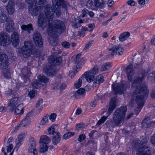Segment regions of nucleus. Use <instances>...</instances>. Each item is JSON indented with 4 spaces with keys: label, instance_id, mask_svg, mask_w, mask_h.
I'll use <instances>...</instances> for the list:
<instances>
[{
    "label": "nucleus",
    "instance_id": "1",
    "mask_svg": "<svg viewBox=\"0 0 155 155\" xmlns=\"http://www.w3.org/2000/svg\"><path fill=\"white\" fill-rule=\"evenodd\" d=\"M52 3L54 11L51 5L48 4L46 5L45 9L46 17L45 21L47 23V25H48L47 31L48 35L51 36L56 33L60 34L66 29L64 23L61 20L56 19L52 22L50 21L53 20L54 12L57 17L61 15V6L63 8H65L67 6L66 2L64 0H52Z\"/></svg>",
    "mask_w": 155,
    "mask_h": 155
},
{
    "label": "nucleus",
    "instance_id": "2",
    "mask_svg": "<svg viewBox=\"0 0 155 155\" xmlns=\"http://www.w3.org/2000/svg\"><path fill=\"white\" fill-rule=\"evenodd\" d=\"M126 74L129 81L132 82V87H134V94L136 96V101L137 105V109L140 112L144 105V99L146 98L148 93L147 87L140 84L145 76L146 71L142 69L140 73L136 74L133 78L134 71L131 65H129L126 68Z\"/></svg>",
    "mask_w": 155,
    "mask_h": 155
},
{
    "label": "nucleus",
    "instance_id": "3",
    "mask_svg": "<svg viewBox=\"0 0 155 155\" xmlns=\"http://www.w3.org/2000/svg\"><path fill=\"white\" fill-rule=\"evenodd\" d=\"M28 4V11L32 16L37 15L39 13L38 17V26L42 28H45L47 26V23L45 21L44 14L41 12L43 9L42 6L46 0H26Z\"/></svg>",
    "mask_w": 155,
    "mask_h": 155
},
{
    "label": "nucleus",
    "instance_id": "4",
    "mask_svg": "<svg viewBox=\"0 0 155 155\" xmlns=\"http://www.w3.org/2000/svg\"><path fill=\"white\" fill-rule=\"evenodd\" d=\"M148 140L146 137H142L140 140L134 139L133 140L132 145L133 149L137 151V155H152L150 148L146 145L147 143Z\"/></svg>",
    "mask_w": 155,
    "mask_h": 155
},
{
    "label": "nucleus",
    "instance_id": "5",
    "mask_svg": "<svg viewBox=\"0 0 155 155\" xmlns=\"http://www.w3.org/2000/svg\"><path fill=\"white\" fill-rule=\"evenodd\" d=\"M62 62L61 58L57 55L55 57L54 55L50 56L49 58V64L48 67L44 68V72L47 75L52 76L56 74L55 65H59Z\"/></svg>",
    "mask_w": 155,
    "mask_h": 155
},
{
    "label": "nucleus",
    "instance_id": "6",
    "mask_svg": "<svg viewBox=\"0 0 155 155\" xmlns=\"http://www.w3.org/2000/svg\"><path fill=\"white\" fill-rule=\"evenodd\" d=\"M127 109L126 106L121 107L116 109L114 112L113 115V120L117 126H120L123 124Z\"/></svg>",
    "mask_w": 155,
    "mask_h": 155
},
{
    "label": "nucleus",
    "instance_id": "7",
    "mask_svg": "<svg viewBox=\"0 0 155 155\" xmlns=\"http://www.w3.org/2000/svg\"><path fill=\"white\" fill-rule=\"evenodd\" d=\"M21 50L23 56L25 58L30 57L35 51L32 42L30 41L24 42V45L21 48Z\"/></svg>",
    "mask_w": 155,
    "mask_h": 155
},
{
    "label": "nucleus",
    "instance_id": "8",
    "mask_svg": "<svg viewBox=\"0 0 155 155\" xmlns=\"http://www.w3.org/2000/svg\"><path fill=\"white\" fill-rule=\"evenodd\" d=\"M130 84L129 82L122 81L121 83L112 84V88L116 94H121L125 91L127 88L130 87Z\"/></svg>",
    "mask_w": 155,
    "mask_h": 155
},
{
    "label": "nucleus",
    "instance_id": "9",
    "mask_svg": "<svg viewBox=\"0 0 155 155\" xmlns=\"http://www.w3.org/2000/svg\"><path fill=\"white\" fill-rule=\"evenodd\" d=\"M99 68L96 65L91 68L90 70L86 71L83 74L82 77H84L86 81L89 83L93 82L95 78V75L99 71Z\"/></svg>",
    "mask_w": 155,
    "mask_h": 155
},
{
    "label": "nucleus",
    "instance_id": "10",
    "mask_svg": "<svg viewBox=\"0 0 155 155\" xmlns=\"http://www.w3.org/2000/svg\"><path fill=\"white\" fill-rule=\"evenodd\" d=\"M116 105L115 102L114 101L112 102L111 101L110 103L109 108L107 111V113L108 114V115L106 116H104L102 117L97 123V125L100 126L102 124L104 123L107 119L108 116L116 108Z\"/></svg>",
    "mask_w": 155,
    "mask_h": 155
},
{
    "label": "nucleus",
    "instance_id": "11",
    "mask_svg": "<svg viewBox=\"0 0 155 155\" xmlns=\"http://www.w3.org/2000/svg\"><path fill=\"white\" fill-rule=\"evenodd\" d=\"M109 51H111L112 52L110 54V56L113 57L116 55H121L123 54V51L124 49L121 47L120 44L114 45L112 48L109 49Z\"/></svg>",
    "mask_w": 155,
    "mask_h": 155
},
{
    "label": "nucleus",
    "instance_id": "12",
    "mask_svg": "<svg viewBox=\"0 0 155 155\" xmlns=\"http://www.w3.org/2000/svg\"><path fill=\"white\" fill-rule=\"evenodd\" d=\"M20 101L19 97H13L9 100L8 101V106L9 107V110L12 112L14 111L15 107L20 103Z\"/></svg>",
    "mask_w": 155,
    "mask_h": 155
},
{
    "label": "nucleus",
    "instance_id": "13",
    "mask_svg": "<svg viewBox=\"0 0 155 155\" xmlns=\"http://www.w3.org/2000/svg\"><path fill=\"white\" fill-rule=\"evenodd\" d=\"M36 143L35 139L32 137L29 140L28 151L30 153H33L34 155H37V151L36 148Z\"/></svg>",
    "mask_w": 155,
    "mask_h": 155
},
{
    "label": "nucleus",
    "instance_id": "14",
    "mask_svg": "<svg viewBox=\"0 0 155 155\" xmlns=\"http://www.w3.org/2000/svg\"><path fill=\"white\" fill-rule=\"evenodd\" d=\"M10 43V37L7 33H0V45L3 46H8Z\"/></svg>",
    "mask_w": 155,
    "mask_h": 155
},
{
    "label": "nucleus",
    "instance_id": "15",
    "mask_svg": "<svg viewBox=\"0 0 155 155\" xmlns=\"http://www.w3.org/2000/svg\"><path fill=\"white\" fill-rule=\"evenodd\" d=\"M21 74L25 83L30 82L29 77L31 75V72L29 69L26 67L23 68L21 71Z\"/></svg>",
    "mask_w": 155,
    "mask_h": 155
},
{
    "label": "nucleus",
    "instance_id": "16",
    "mask_svg": "<svg viewBox=\"0 0 155 155\" xmlns=\"http://www.w3.org/2000/svg\"><path fill=\"white\" fill-rule=\"evenodd\" d=\"M33 40L36 45L39 47L43 46L42 38L40 34L38 32H35L34 34Z\"/></svg>",
    "mask_w": 155,
    "mask_h": 155
},
{
    "label": "nucleus",
    "instance_id": "17",
    "mask_svg": "<svg viewBox=\"0 0 155 155\" xmlns=\"http://www.w3.org/2000/svg\"><path fill=\"white\" fill-rule=\"evenodd\" d=\"M8 57L4 54H0V67L2 69H5L8 66L9 62L8 61Z\"/></svg>",
    "mask_w": 155,
    "mask_h": 155
},
{
    "label": "nucleus",
    "instance_id": "18",
    "mask_svg": "<svg viewBox=\"0 0 155 155\" xmlns=\"http://www.w3.org/2000/svg\"><path fill=\"white\" fill-rule=\"evenodd\" d=\"M11 41L14 46H18L19 44L20 41L19 34L16 32H13L11 36Z\"/></svg>",
    "mask_w": 155,
    "mask_h": 155
},
{
    "label": "nucleus",
    "instance_id": "19",
    "mask_svg": "<svg viewBox=\"0 0 155 155\" xmlns=\"http://www.w3.org/2000/svg\"><path fill=\"white\" fill-rule=\"evenodd\" d=\"M21 28L22 30V32L27 31L29 34L31 33V31H33V25L31 24L27 25H23L21 26Z\"/></svg>",
    "mask_w": 155,
    "mask_h": 155
},
{
    "label": "nucleus",
    "instance_id": "20",
    "mask_svg": "<svg viewBox=\"0 0 155 155\" xmlns=\"http://www.w3.org/2000/svg\"><path fill=\"white\" fill-rule=\"evenodd\" d=\"M23 104H20L17 105L13 111L14 113L17 115L20 114H22L24 112Z\"/></svg>",
    "mask_w": 155,
    "mask_h": 155
},
{
    "label": "nucleus",
    "instance_id": "21",
    "mask_svg": "<svg viewBox=\"0 0 155 155\" xmlns=\"http://www.w3.org/2000/svg\"><path fill=\"white\" fill-rule=\"evenodd\" d=\"M14 4L12 2H9L6 6V10L8 14L10 15L12 14L14 12Z\"/></svg>",
    "mask_w": 155,
    "mask_h": 155
},
{
    "label": "nucleus",
    "instance_id": "22",
    "mask_svg": "<svg viewBox=\"0 0 155 155\" xmlns=\"http://www.w3.org/2000/svg\"><path fill=\"white\" fill-rule=\"evenodd\" d=\"M104 77L101 74L97 76L95 81L94 82L93 87H96L97 85H99L104 81Z\"/></svg>",
    "mask_w": 155,
    "mask_h": 155
},
{
    "label": "nucleus",
    "instance_id": "23",
    "mask_svg": "<svg viewBox=\"0 0 155 155\" xmlns=\"http://www.w3.org/2000/svg\"><path fill=\"white\" fill-rule=\"evenodd\" d=\"M94 5L97 8H102L104 7V0H94Z\"/></svg>",
    "mask_w": 155,
    "mask_h": 155
},
{
    "label": "nucleus",
    "instance_id": "24",
    "mask_svg": "<svg viewBox=\"0 0 155 155\" xmlns=\"http://www.w3.org/2000/svg\"><path fill=\"white\" fill-rule=\"evenodd\" d=\"M81 56V53H79L77 54L75 57H72L71 58V59L72 61L75 62V64H77V65H76V69L75 70L74 73H77L78 71H77L76 69H78V67H77V65L79 66V65L80 64V63L79 62V58Z\"/></svg>",
    "mask_w": 155,
    "mask_h": 155
},
{
    "label": "nucleus",
    "instance_id": "25",
    "mask_svg": "<svg viewBox=\"0 0 155 155\" xmlns=\"http://www.w3.org/2000/svg\"><path fill=\"white\" fill-rule=\"evenodd\" d=\"M31 84L32 87L34 88L38 89L41 87H42L43 89L46 87V86H44V84L40 82L38 80H36Z\"/></svg>",
    "mask_w": 155,
    "mask_h": 155
},
{
    "label": "nucleus",
    "instance_id": "26",
    "mask_svg": "<svg viewBox=\"0 0 155 155\" xmlns=\"http://www.w3.org/2000/svg\"><path fill=\"white\" fill-rule=\"evenodd\" d=\"M60 141V135L59 132L56 133L55 134L53 135L52 140V142L53 144L56 145L59 143Z\"/></svg>",
    "mask_w": 155,
    "mask_h": 155
},
{
    "label": "nucleus",
    "instance_id": "27",
    "mask_svg": "<svg viewBox=\"0 0 155 155\" xmlns=\"http://www.w3.org/2000/svg\"><path fill=\"white\" fill-rule=\"evenodd\" d=\"M130 35V34L129 32H124L120 35L119 37V39L120 41L123 42L128 38Z\"/></svg>",
    "mask_w": 155,
    "mask_h": 155
},
{
    "label": "nucleus",
    "instance_id": "28",
    "mask_svg": "<svg viewBox=\"0 0 155 155\" xmlns=\"http://www.w3.org/2000/svg\"><path fill=\"white\" fill-rule=\"evenodd\" d=\"M51 140L46 135H43L41 136L40 142L42 144L46 145L50 142Z\"/></svg>",
    "mask_w": 155,
    "mask_h": 155
},
{
    "label": "nucleus",
    "instance_id": "29",
    "mask_svg": "<svg viewBox=\"0 0 155 155\" xmlns=\"http://www.w3.org/2000/svg\"><path fill=\"white\" fill-rule=\"evenodd\" d=\"M38 78L40 82L41 83H43L45 84L44 86H46L45 84L48 83L49 81V79L43 75L40 74L38 75Z\"/></svg>",
    "mask_w": 155,
    "mask_h": 155
},
{
    "label": "nucleus",
    "instance_id": "30",
    "mask_svg": "<svg viewBox=\"0 0 155 155\" xmlns=\"http://www.w3.org/2000/svg\"><path fill=\"white\" fill-rule=\"evenodd\" d=\"M112 66V64L110 62H106L104 63L101 67V71H104L108 70Z\"/></svg>",
    "mask_w": 155,
    "mask_h": 155
},
{
    "label": "nucleus",
    "instance_id": "31",
    "mask_svg": "<svg viewBox=\"0 0 155 155\" xmlns=\"http://www.w3.org/2000/svg\"><path fill=\"white\" fill-rule=\"evenodd\" d=\"M2 69L3 75L4 77L7 79L10 78H11V74L10 69L7 68V67L5 69Z\"/></svg>",
    "mask_w": 155,
    "mask_h": 155
},
{
    "label": "nucleus",
    "instance_id": "32",
    "mask_svg": "<svg viewBox=\"0 0 155 155\" xmlns=\"http://www.w3.org/2000/svg\"><path fill=\"white\" fill-rule=\"evenodd\" d=\"M8 16L5 12L0 11V21L3 23L7 20Z\"/></svg>",
    "mask_w": 155,
    "mask_h": 155
},
{
    "label": "nucleus",
    "instance_id": "33",
    "mask_svg": "<svg viewBox=\"0 0 155 155\" xmlns=\"http://www.w3.org/2000/svg\"><path fill=\"white\" fill-rule=\"evenodd\" d=\"M152 123L150 120L145 118L142 121V125L144 127L149 128L151 126Z\"/></svg>",
    "mask_w": 155,
    "mask_h": 155
},
{
    "label": "nucleus",
    "instance_id": "34",
    "mask_svg": "<svg viewBox=\"0 0 155 155\" xmlns=\"http://www.w3.org/2000/svg\"><path fill=\"white\" fill-rule=\"evenodd\" d=\"M23 139V136L20 135L18 137L16 140V147H19L22 144V141Z\"/></svg>",
    "mask_w": 155,
    "mask_h": 155
},
{
    "label": "nucleus",
    "instance_id": "35",
    "mask_svg": "<svg viewBox=\"0 0 155 155\" xmlns=\"http://www.w3.org/2000/svg\"><path fill=\"white\" fill-rule=\"evenodd\" d=\"M40 147L39 152L41 153H45L46 152L48 149V147L47 145L44 144H41Z\"/></svg>",
    "mask_w": 155,
    "mask_h": 155
},
{
    "label": "nucleus",
    "instance_id": "36",
    "mask_svg": "<svg viewBox=\"0 0 155 155\" xmlns=\"http://www.w3.org/2000/svg\"><path fill=\"white\" fill-rule=\"evenodd\" d=\"M74 132H72L68 131L66 132L63 135V139H67L73 136L74 135Z\"/></svg>",
    "mask_w": 155,
    "mask_h": 155
},
{
    "label": "nucleus",
    "instance_id": "37",
    "mask_svg": "<svg viewBox=\"0 0 155 155\" xmlns=\"http://www.w3.org/2000/svg\"><path fill=\"white\" fill-rule=\"evenodd\" d=\"M48 115H47L46 116L44 117L40 122V124L41 125H45L48 124L49 122L48 120Z\"/></svg>",
    "mask_w": 155,
    "mask_h": 155
},
{
    "label": "nucleus",
    "instance_id": "38",
    "mask_svg": "<svg viewBox=\"0 0 155 155\" xmlns=\"http://www.w3.org/2000/svg\"><path fill=\"white\" fill-rule=\"evenodd\" d=\"M83 78V77H81L76 81L74 84V87L76 88H78L81 86L82 83V80Z\"/></svg>",
    "mask_w": 155,
    "mask_h": 155
},
{
    "label": "nucleus",
    "instance_id": "39",
    "mask_svg": "<svg viewBox=\"0 0 155 155\" xmlns=\"http://www.w3.org/2000/svg\"><path fill=\"white\" fill-rule=\"evenodd\" d=\"M69 96L72 99L80 98L78 96V93L76 92H73L71 93Z\"/></svg>",
    "mask_w": 155,
    "mask_h": 155
},
{
    "label": "nucleus",
    "instance_id": "40",
    "mask_svg": "<svg viewBox=\"0 0 155 155\" xmlns=\"http://www.w3.org/2000/svg\"><path fill=\"white\" fill-rule=\"evenodd\" d=\"M93 41H91L85 44L84 48L83 49L84 51H87L91 47V45L93 44Z\"/></svg>",
    "mask_w": 155,
    "mask_h": 155
},
{
    "label": "nucleus",
    "instance_id": "41",
    "mask_svg": "<svg viewBox=\"0 0 155 155\" xmlns=\"http://www.w3.org/2000/svg\"><path fill=\"white\" fill-rule=\"evenodd\" d=\"M6 31L8 32H12L14 29V26L9 25H7L5 27Z\"/></svg>",
    "mask_w": 155,
    "mask_h": 155
},
{
    "label": "nucleus",
    "instance_id": "42",
    "mask_svg": "<svg viewBox=\"0 0 155 155\" xmlns=\"http://www.w3.org/2000/svg\"><path fill=\"white\" fill-rule=\"evenodd\" d=\"M81 14L80 15V16L82 18H84L89 13V11L87 9H84L81 11Z\"/></svg>",
    "mask_w": 155,
    "mask_h": 155
},
{
    "label": "nucleus",
    "instance_id": "43",
    "mask_svg": "<svg viewBox=\"0 0 155 155\" xmlns=\"http://www.w3.org/2000/svg\"><path fill=\"white\" fill-rule=\"evenodd\" d=\"M48 134L50 135H55L57 132L54 131V128L53 127H49L48 130Z\"/></svg>",
    "mask_w": 155,
    "mask_h": 155
},
{
    "label": "nucleus",
    "instance_id": "44",
    "mask_svg": "<svg viewBox=\"0 0 155 155\" xmlns=\"http://www.w3.org/2000/svg\"><path fill=\"white\" fill-rule=\"evenodd\" d=\"M57 116L56 114L53 113L51 114L50 115H49L48 117L49 119L52 122L54 121L55 120V118Z\"/></svg>",
    "mask_w": 155,
    "mask_h": 155
},
{
    "label": "nucleus",
    "instance_id": "45",
    "mask_svg": "<svg viewBox=\"0 0 155 155\" xmlns=\"http://www.w3.org/2000/svg\"><path fill=\"white\" fill-rule=\"evenodd\" d=\"M72 26L74 28H78L79 27L81 26V25L79 23L78 21H74L72 23Z\"/></svg>",
    "mask_w": 155,
    "mask_h": 155
},
{
    "label": "nucleus",
    "instance_id": "46",
    "mask_svg": "<svg viewBox=\"0 0 155 155\" xmlns=\"http://www.w3.org/2000/svg\"><path fill=\"white\" fill-rule=\"evenodd\" d=\"M85 92V90L83 88H81L78 89L76 92L78 93V96L80 97V96L81 95L83 94Z\"/></svg>",
    "mask_w": 155,
    "mask_h": 155
},
{
    "label": "nucleus",
    "instance_id": "47",
    "mask_svg": "<svg viewBox=\"0 0 155 155\" xmlns=\"http://www.w3.org/2000/svg\"><path fill=\"white\" fill-rule=\"evenodd\" d=\"M150 142L153 146H155V133L151 136Z\"/></svg>",
    "mask_w": 155,
    "mask_h": 155
},
{
    "label": "nucleus",
    "instance_id": "48",
    "mask_svg": "<svg viewBox=\"0 0 155 155\" xmlns=\"http://www.w3.org/2000/svg\"><path fill=\"white\" fill-rule=\"evenodd\" d=\"M60 91H62L63 90L65 89L67 87V85L65 83H60Z\"/></svg>",
    "mask_w": 155,
    "mask_h": 155
},
{
    "label": "nucleus",
    "instance_id": "49",
    "mask_svg": "<svg viewBox=\"0 0 155 155\" xmlns=\"http://www.w3.org/2000/svg\"><path fill=\"white\" fill-rule=\"evenodd\" d=\"M61 44L62 45V46L66 48H70V43L66 41H65L64 42H62L61 43Z\"/></svg>",
    "mask_w": 155,
    "mask_h": 155
},
{
    "label": "nucleus",
    "instance_id": "50",
    "mask_svg": "<svg viewBox=\"0 0 155 155\" xmlns=\"http://www.w3.org/2000/svg\"><path fill=\"white\" fill-rule=\"evenodd\" d=\"M85 138V135L83 134H82L79 136L78 140L79 141L81 142L83 141V140H84Z\"/></svg>",
    "mask_w": 155,
    "mask_h": 155
},
{
    "label": "nucleus",
    "instance_id": "51",
    "mask_svg": "<svg viewBox=\"0 0 155 155\" xmlns=\"http://www.w3.org/2000/svg\"><path fill=\"white\" fill-rule=\"evenodd\" d=\"M36 92V90H32L29 92L28 95L31 98H32L35 96Z\"/></svg>",
    "mask_w": 155,
    "mask_h": 155
},
{
    "label": "nucleus",
    "instance_id": "52",
    "mask_svg": "<svg viewBox=\"0 0 155 155\" xmlns=\"http://www.w3.org/2000/svg\"><path fill=\"white\" fill-rule=\"evenodd\" d=\"M59 84H60V82L55 83L53 84L52 85V87L53 89H60V85Z\"/></svg>",
    "mask_w": 155,
    "mask_h": 155
},
{
    "label": "nucleus",
    "instance_id": "53",
    "mask_svg": "<svg viewBox=\"0 0 155 155\" xmlns=\"http://www.w3.org/2000/svg\"><path fill=\"white\" fill-rule=\"evenodd\" d=\"M31 113H29L27 114L25 117L24 119L22 120V123L24 124V122L26 121V120H28L30 117L31 115Z\"/></svg>",
    "mask_w": 155,
    "mask_h": 155
},
{
    "label": "nucleus",
    "instance_id": "54",
    "mask_svg": "<svg viewBox=\"0 0 155 155\" xmlns=\"http://www.w3.org/2000/svg\"><path fill=\"white\" fill-rule=\"evenodd\" d=\"M127 3L128 5L132 6H134L135 4V2L133 0H129L127 2Z\"/></svg>",
    "mask_w": 155,
    "mask_h": 155
},
{
    "label": "nucleus",
    "instance_id": "55",
    "mask_svg": "<svg viewBox=\"0 0 155 155\" xmlns=\"http://www.w3.org/2000/svg\"><path fill=\"white\" fill-rule=\"evenodd\" d=\"M31 122L30 120H26L25 121L24 124L22 123V121L21 122V124L22 125V127H25L26 126H28L30 123Z\"/></svg>",
    "mask_w": 155,
    "mask_h": 155
},
{
    "label": "nucleus",
    "instance_id": "56",
    "mask_svg": "<svg viewBox=\"0 0 155 155\" xmlns=\"http://www.w3.org/2000/svg\"><path fill=\"white\" fill-rule=\"evenodd\" d=\"M84 126V125L83 123L78 124L76 125V128L78 130H79L82 129Z\"/></svg>",
    "mask_w": 155,
    "mask_h": 155
},
{
    "label": "nucleus",
    "instance_id": "57",
    "mask_svg": "<svg viewBox=\"0 0 155 155\" xmlns=\"http://www.w3.org/2000/svg\"><path fill=\"white\" fill-rule=\"evenodd\" d=\"M148 77L150 78L151 79H155V72L153 71L151 73L149 74Z\"/></svg>",
    "mask_w": 155,
    "mask_h": 155
},
{
    "label": "nucleus",
    "instance_id": "58",
    "mask_svg": "<svg viewBox=\"0 0 155 155\" xmlns=\"http://www.w3.org/2000/svg\"><path fill=\"white\" fill-rule=\"evenodd\" d=\"M13 147V146L12 144H9V145L7 147V152L8 153L10 152L11 150L12 149Z\"/></svg>",
    "mask_w": 155,
    "mask_h": 155
},
{
    "label": "nucleus",
    "instance_id": "59",
    "mask_svg": "<svg viewBox=\"0 0 155 155\" xmlns=\"http://www.w3.org/2000/svg\"><path fill=\"white\" fill-rule=\"evenodd\" d=\"M43 101L42 99H39L36 104V107H38L40 106V104L42 103Z\"/></svg>",
    "mask_w": 155,
    "mask_h": 155
},
{
    "label": "nucleus",
    "instance_id": "60",
    "mask_svg": "<svg viewBox=\"0 0 155 155\" xmlns=\"http://www.w3.org/2000/svg\"><path fill=\"white\" fill-rule=\"evenodd\" d=\"M13 91L12 90L9 89L8 91H7L6 92V96H11V95L14 94Z\"/></svg>",
    "mask_w": 155,
    "mask_h": 155
},
{
    "label": "nucleus",
    "instance_id": "61",
    "mask_svg": "<svg viewBox=\"0 0 155 155\" xmlns=\"http://www.w3.org/2000/svg\"><path fill=\"white\" fill-rule=\"evenodd\" d=\"M57 41L56 40V39H53L52 40H51L50 43L52 46H55L57 44Z\"/></svg>",
    "mask_w": 155,
    "mask_h": 155
},
{
    "label": "nucleus",
    "instance_id": "62",
    "mask_svg": "<svg viewBox=\"0 0 155 155\" xmlns=\"http://www.w3.org/2000/svg\"><path fill=\"white\" fill-rule=\"evenodd\" d=\"M94 5V2L92 0H89L87 2V5H89L90 7H92V5Z\"/></svg>",
    "mask_w": 155,
    "mask_h": 155
},
{
    "label": "nucleus",
    "instance_id": "63",
    "mask_svg": "<svg viewBox=\"0 0 155 155\" xmlns=\"http://www.w3.org/2000/svg\"><path fill=\"white\" fill-rule=\"evenodd\" d=\"M21 127H22V125L21 123L17 125L15 127L14 131L15 132L17 131Z\"/></svg>",
    "mask_w": 155,
    "mask_h": 155
},
{
    "label": "nucleus",
    "instance_id": "64",
    "mask_svg": "<svg viewBox=\"0 0 155 155\" xmlns=\"http://www.w3.org/2000/svg\"><path fill=\"white\" fill-rule=\"evenodd\" d=\"M8 25H11L14 26V23L13 20L11 19H9L7 21Z\"/></svg>",
    "mask_w": 155,
    "mask_h": 155
}]
</instances>
